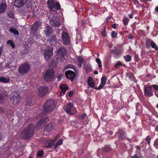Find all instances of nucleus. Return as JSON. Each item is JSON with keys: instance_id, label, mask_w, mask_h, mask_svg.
<instances>
[{"instance_id": "obj_1", "label": "nucleus", "mask_w": 158, "mask_h": 158, "mask_svg": "<svg viewBox=\"0 0 158 158\" xmlns=\"http://www.w3.org/2000/svg\"><path fill=\"white\" fill-rule=\"evenodd\" d=\"M38 118L41 119L38 122L35 127L33 124H30L27 127L24 129L21 134V136L23 139H27L31 137L33 133L35 128L40 129L42 128L44 124L47 123L48 120V117H45L41 118L40 115L38 116Z\"/></svg>"}, {"instance_id": "obj_2", "label": "nucleus", "mask_w": 158, "mask_h": 158, "mask_svg": "<svg viewBox=\"0 0 158 158\" xmlns=\"http://www.w3.org/2000/svg\"><path fill=\"white\" fill-rule=\"evenodd\" d=\"M47 4L48 8L51 10H53L54 9L58 10L60 9V5L59 3L56 0H48Z\"/></svg>"}, {"instance_id": "obj_3", "label": "nucleus", "mask_w": 158, "mask_h": 158, "mask_svg": "<svg viewBox=\"0 0 158 158\" xmlns=\"http://www.w3.org/2000/svg\"><path fill=\"white\" fill-rule=\"evenodd\" d=\"M55 108L54 102L53 100H48L44 104L43 106L44 112H47L52 110Z\"/></svg>"}, {"instance_id": "obj_4", "label": "nucleus", "mask_w": 158, "mask_h": 158, "mask_svg": "<svg viewBox=\"0 0 158 158\" xmlns=\"http://www.w3.org/2000/svg\"><path fill=\"white\" fill-rule=\"evenodd\" d=\"M54 73H55L53 69H47L45 72L44 79L47 82L51 81L54 78Z\"/></svg>"}, {"instance_id": "obj_5", "label": "nucleus", "mask_w": 158, "mask_h": 158, "mask_svg": "<svg viewBox=\"0 0 158 158\" xmlns=\"http://www.w3.org/2000/svg\"><path fill=\"white\" fill-rule=\"evenodd\" d=\"M30 67L28 63H24L21 64L18 68V72L21 74H24L30 70Z\"/></svg>"}, {"instance_id": "obj_6", "label": "nucleus", "mask_w": 158, "mask_h": 158, "mask_svg": "<svg viewBox=\"0 0 158 158\" xmlns=\"http://www.w3.org/2000/svg\"><path fill=\"white\" fill-rule=\"evenodd\" d=\"M20 98V95L17 91H14L12 93L10 99L14 105L17 104L19 102Z\"/></svg>"}, {"instance_id": "obj_7", "label": "nucleus", "mask_w": 158, "mask_h": 158, "mask_svg": "<svg viewBox=\"0 0 158 158\" xmlns=\"http://www.w3.org/2000/svg\"><path fill=\"white\" fill-rule=\"evenodd\" d=\"M52 49L51 47L47 46L44 50V56L46 61L49 60L52 55Z\"/></svg>"}, {"instance_id": "obj_8", "label": "nucleus", "mask_w": 158, "mask_h": 158, "mask_svg": "<svg viewBox=\"0 0 158 158\" xmlns=\"http://www.w3.org/2000/svg\"><path fill=\"white\" fill-rule=\"evenodd\" d=\"M41 25V22L40 21H37L32 26L31 28V31L34 34V36H35L36 34H38L39 31L38 28Z\"/></svg>"}, {"instance_id": "obj_9", "label": "nucleus", "mask_w": 158, "mask_h": 158, "mask_svg": "<svg viewBox=\"0 0 158 158\" xmlns=\"http://www.w3.org/2000/svg\"><path fill=\"white\" fill-rule=\"evenodd\" d=\"M67 51L64 48L60 47L57 50V55L59 58L63 60L64 57Z\"/></svg>"}, {"instance_id": "obj_10", "label": "nucleus", "mask_w": 158, "mask_h": 158, "mask_svg": "<svg viewBox=\"0 0 158 158\" xmlns=\"http://www.w3.org/2000/svg\"><path fill=\"white\" fill-rule=\"evenodd\" d=\"M38 90V95L40 97H43L47 94L48 90V88L47 86H42L39 88Z\"/></svg>"}, {"instance_id": "obj_11", "label": "nucleus", "mask_w": 158, "mask_h": 158, "mask_svg": "<svg viewBox=\"0 0 158 158\" xmlns=\"http://www.w3.org/2000/svg\"><path fill=\"white\" fill-rule=\"evenodd\" d=\"M62 39L64 44H69L70 39L67 33L65 32H63Z\"/></svg>"}, {"instance_id": "obj_12", "label": "nucleus", "mask_w": 158, "mask_h": 158, "mask_svg": "<svg viewBox=\"0 0 158 158\" xmlns=\"http://www.w3.org/2000/svg\"><path fill=\"white\" fill-rule=\"evenodd\" d=\"M152 89L151 86H148L144 88V92L145 96L149 97L152 96L153 94Z\"/></svg>"}, {"instance_id": "obj_13", "label": "nucleus", "mask_w": 158, "mask_h": 158, "mask_svg": "<svg viewBox=\"0 0 158 158\" xmlns=\"http://www.w3.org/2000/svg\"><path fill=\"white\" fill-rule=\"evenodd\" d=\"M66 77L71 81H73L75 77V74L74 72L71 70H68L65 73Z\"/></svg>"}, {"instance_id": "obj_14", "label": "nucleus", "mask_w": 158, "mask_h": 158, "mask_svg": "<svg viewBox=\"0 0 158 158\" xmlns=\"http://www.w3.org/2000/svg\"><path fill=\"white\" fill-rule=\"evenodd\" d=\"M146 46L148 48H149L151 46L152 48L155 49L157 51L158 50V46L152 40H147Z\"/></svg>"}, {"instance_id": "obj_15", "label": "nucleus", "mask_w": 158, "mask_h": 158, "mask_svg": "<svg viewBox=\"0 0 158 158\" xmlns=\"http://www.w3.org/2000/svg\"><path fill=\"white\" fill-rule=\"evenodd\" d=\"M27 0H15L14 2V5L17 7H20L26 3Z\"/></svg>"}, {"instance_id": "obj_16", "label": "nucleus", "mask_w": 158, "mask_h": 158, "mask_svg": "<svg viewBox=\"0 0 158 158\" xmlns=\"http://www.w3.org/2000/svg\"><path fill=\"white\" fill-rule=\"evenodd\" d=\"M52 28L48 26L45 27L44 30V32L46 36L48 37L52 32Z\"/></svg>"}, {"instance_id": "obj_17", "label": "nucleus", "mask_w": 158, "mask_h": 158, "mask_svg": "<svg viewBox=\"0 0 158 158\" xmlns=\"http://www.w3.org/2000/svg\"><path fill=\"white\" fill-rule=\"evenodd\" d=\"M117 134L118 135L119 138L120 139H123L125 138V133L124 131L122 130H119Z\"/></svg>"}, {"instance_id": "obj_18", "label": "nucleus", "mask_w": 158, "mask_h": 158, "mask_svg": "<svg viewBox=\"0 0 158 158\" xmlns=\"http://www.w3.org/2000/svg\"><path fill=\"white\" fill-rule=\"evenodd\" d=\"M113 53L115 58L118 57L120 54V51L116 47H114V49L112 50Z\"/></svg>"}, {"instance_id": "obj_19", "label": "nucleus", "mask_w": 158, "mask_h": 158, "mask_svg": "<svg viewBox=\"0 0 158 158\" xmlns=\"http://www.w3.org/2000/svg\"><path fill=\"white\" fill-rule=\"evenodd\" d=\"M50 22L51 25L54 27H58L60 26L61 24L58 21L55 20L53 19L50 20Z\"/></svg>"}, {"instance_id": "obj_20", "label": "nucleus", "mask_w": 158, "mask_h": 158, "mask_svg": "<svg viewBox=\"0 0 158 158\" xmlns=\"http://www.w3.org/2000/svg\"><path fill=\"white\" fill-rule=\"evenodd\" d=\"M87 84L89 86L92 88H94L95 84L93 81V79L92 77H89L87 81Z\"/></svg>"}, {"instance_id": "obj_21", "label": "nucleus", "mask_w": 158, "mask_h": 158, "mask_svg": "<svg viewBox=\"0 0 158 158\" xmlns=\"http://www.w3.org/2000/svg\"><path fill=\"white\" fill-rule=\"evenodd\" d=\"M73 107V104L69 102L67 105L65 110L67 113L70 114L71 113V110Z\"/></svg>"}, {"instance_id": "obj_22", "label": "nucleus", "mask_w": 158, "mask_h": 158, "mask_svg": "<svg viewBox=\"0 0 158 158\" xmlns=\"http://www.w3.org/2000/svg\"><path fill=\"white\" fill-rule=\"evenodd\" d=\"M53 125L52 123H50L46 126L44 129V131H47L50 132L52 131L53 129Z\"/></svg>"}, {"instance_id": "obj_23", "label": "nucleus", "mask_w": 158, "mask_h": 158, "mask_svg": "<svg viewBox=\"0 0 158 158\" xmlns=\"http://www.w3.org/2000/svg\"><path fill=\"white\" fill-rule=\"evenodd\" d=\"M51 45H54L56 42V38L55 35L52 36L48 40Z\"/></svg>"}, {"instance_id": "obj_24", "label": "nucleus", "mask_w": 158, "mask_h": 158, "mask_svg": "<svg viewBox=\"0 0 158 158\" xmlns=\"http://www.w3.org/2000/svg\"><path fill=\"white\" fill-rule=\"evenodd\" d=\"M54 143V141L52 140H48L47 141L44 147L47 148H50L52 147Z\"/></svg>"}, {"instance_id": "obj_25", "label": "nucleus", "mask_w": 158, "mask_h": 158, "mask_svg": "<svg viewBox=\"0 0 158 158\" xmlns=\"http://www.w3.org/2000/svg\"><path fill=\"white\" fill-rule=\"evenodd\" d=\"M6 8V4L5 3H2L0 5V13L3 12L5 11Z\"/></svg>"}, {"instance_id": "obj_26", "label": "nucleus", "mask_w": 158, "mask_h": 158, "mask_svg": "<svg viewBox=\"0 0 158 158\" xmlns=\"http://www.w3.org/2000/svg\"><path fill=\"white\" fill-rule=\"evenodd\" d=\"M11 63L8 62L6 64L5 67L6 68L11 69L12 70H14L15 69L16 67L15 66H11Z\"/></svg>"}, {"instance_id": "obj_27", "label": "nucleus", "mask_w": 158, "mask_h": 158, "mask_svg": "<svg viewBox=\"0 0 158 158\" xmlns=\"http://www.w3.org/2000/svg\"><path fill=\"white\" fill-rule=\"evenodd\" d=\"M77 61L79 63V65L81 67L84 61V59L82 57L79 56L77 57Z\"/></svg>"}, {"instance_id": "obj_28", "label": "nucleus", "mask_w": 158, "mask_h": 158, "mask_svg": "<svg viewBox=\"0 0 158 158\" xmlns=\"http://www.w3.org/2000/svg\"><path fill=\"white\" fill-rule=\"evenodd\" d=\"M122 21L123 24L125 26H127V25L129 21V19L127 17H126L125 16H124L123 18Z\"/></svg>"}, {"instance_id": "obj_29", "label": "nucleus", "mask_w": 158, "mask_h": 158, "mask_svg": "<svg viewBox=\"0 0 158 158\" xmlns=\"http://www.w3.org/2000/svg\"><path fill=\"white\" fill-rule=\"evenodd\" d=\"M9 81V79L4 77H0V82L3 83H7Z\"/></svg>"}, {"instance_id": "obj_30", "label": "nucleus", "mask_w": 158, "mask_h": 158, "mask_svg": "<svg viewBox=\"0 0 158 158\" xmlns=\"http://www.w3.org/2000/svg\"><path fill=\"white\" fill-rule=\"evenodd\" d=\"M124 58L127 62H129L131 61V57L129 55H126L124 56Z\"/></svg>"}, {"instance_id": "obj_31", "label": "nucleus", "mask_w": 158, "mask_h": 158, "mask_svg": "<svg viewBox=\"0 0 158 158\" xmlns=\"http://www.w3.org/2000/svg\"><path fill=\"white\" fill-rule=\"evenodd\" d=\"M34 101H32V100L31 99H29L26 102V105L29 106H31L34 105L35 104V103L34 102Z\"/></svg>"}, {"instance_id": "obj_32", "label": "nucleus", "mask_w": 158, "mask_h": 158, "mask_svg": "<svg viewBox=\"0 0 158 158\" xmlns=\"http://www.w3.org/2000/svg\"><path fill=\"white\" fill-rule=\"evenodd\" d=\"M4 101V99L3 96L0 94V103L3 102ZM3 112V110L0 107V114Z\"/></svg>"}, {"instance_id": "obj_33", "label": "nucleus", "mask_w": 158, "mask_h": 158, "mask_svg": "<svg viewBox=\"0 0 158 158\" xmlns=\"http://www.w3.org/2000/svg\"><path fill=\"white\" fill-rule=\"evenodd\" d=\"M9 31L10 32L13 33L15 35H18L19 34L18 31L16 29L12 28L10 29Z\"/></svg>"}, {"instance_id": "obj_34", "label": "nucleus", "mask_w": 158, "mask_h": 158, "mask_svg": "<svg viewBox=\"0 0 158 158\" xmlns=\"http://www.w3.org/2000/svg\"><path fill=\"white\" fill-rule=\"evenodd\" d=\"M102 148L103 151L105 152H108L110 151L111 150L110 147L109 146H105L104 147Z\"/></svg>"}, {"instance_id": "obj_35", "label": "nucleus", "mask_w": 158, "mask_h": 158, "mask_svg": "<svg viewBox=\"0 0 158 158\" xmlns=\"http://www.w3.org/2000/svg\"><path fill=\"white\" fill-rule=\"evenodd\" d=\"M107 78L106 76H103L101 79V83L105 85L106 81Z\"/></svg>"}, {"instance_id": "obj_36", "label": "nucleus", "mask_w": 158, "mask_h": 158, "mask_svg": "<svg viewBox=\"0 0 158 158\" xmlns=\"http://www.w3.org/2000/svg\"><path fill=\"white\" fill-rule=\"evenodd\" d=\"M7 44H9L11 46L12 48H14L15 47V44L13 41L11 40H8L6 42Z\"/></svg>"}, {"instance_id": "obj_37", "label": "nucleus", "mask_w": 158, "mask_h": 158, "mask_svg": "<svg viewBox=\"0 0 158 158\" xmlns=\"http://www.w3.org/2000/svg\"><path fill=\"white\" fill-rule=\"evenodd\" d=\"M96 61L98 64V66L99 68H101L102 67V64L99 58H97L96 59Z\"/></svg>"}, {"instance_id": "obj_38", "label": "nucleus", "mask_w": 158, "mask_h": 158, "mask_svg": "<svg viewBox=\"0 0 158 158\" xmlns=\"http://www.w3.org/2000/svg\"><path fill=\"white\" fill-rule=\"evenodd\" d=\"M146 141L147 142L148 145H150L151 140V138L150 136H147L145 139Z\"/></svg>"}, {"instance_id": "obj_39", "label": "nucleus", "mask_w": 158, "mask_h": 158, "mask_svg": "<svg viewBox=\"0 0 158 158\" xmlns=\"http://www.w3.org/2000/svg\"><path fill=\"white\" fill-rule=\"evenodd\" d=\"M117 33L115 31H112L111 34V37L114 39L116 38L117 36Z\"/></svg>"}, {"instance_id": "obj_40", "label": "nucleus", "mask_w": 158, "mask_h": 158, "mask_svg": "<svg viewBox=\"0 0 158 158\" xmlns=\"http://www.w3.org/2000/svg\"><path fill=\"white\" fill-rule=\"evenodd\" d=\"M60 88L61 89L67 90L68 88L67 85L65 84H62L60 86Z\"/></svg>"}, {"instance_id": "obj_41", "label": "nucleus", "mask_w": 158, "mask_h": 158, "mask_svg": "<svg viewBox=\"0 0 158 158\" xmlns=\"http://www.w3.org/2000/svg\"><path fill=\"white\" fill-rule=\"evenodd\" d=\"M122 64L119 61H118L114 65V67L115 68H117L119 66L122 65Z\"/></svg>"}, {"instance_id": "obj_42", "label": "nucleus", "mask_w": 158, "mask_h": 158, "mask_svg": "<svg viewBox=\"0 0 158 158\" xmlns=\"http://www.w3.org/2000/svg\"><path fill=\"white\" fill-rule=\"evenodd\" d=\"M43 151L42 150H40L38 151V156L40 157L43 156Z\"/></svg>"}, {"instance_id": "obj_43", "label": "nucleus", "mask_w": 158, "mask_h": 158, "mask_svg": "<svg viewBox=\"0 0 158 158\" xmlns=\"http://www.w3.org/2000/svg\"><path fill=\"white\" fill-rule=\"evenodd\" d=\"M154 145L155 148H158V138L156 139L155 140Z\"/></svg>"}, {"instance_id": "obj_44", "label": "nucleus", "mask_w": 158, "mask_h": 158, "mask_svg": "<svg viewBox=\"0 0 158 158\" xmlns=\"http://www.w3.org/2000/svg\"><path fill=\"white\" fill-rule=\"evenodd\" d=\"M85 116L86 114H81L78 115V118L79 119H83Z\"/></svg>"}, {"instance_id": "obj_45", "label": "nucleus", "mask_w": 158, "mask_h": 158, "mask_svg": "<svg viewBox=\"0 0 158 158\" xmlns=\"http://www.w3.org/2000/svg\"><path fill=\"white\" fill-rule=\"evenodd\" d=\"M104 85L101 83L100 85H99L98 87H96L95 88V89L99 90L101 89L103 87Z\"/></svg>"}, {"instance_id": "obj_46", "label": "nucleus", "mask_w": 158, "mask_h": 158, "mask_svg": "<svg viewBox=\"0 0 158 158\" xmlns=\"http://www.w3.org/2000/svg\"><path fill=\"white\" fill-rule=\"evenodd\" d=\"M152 87L154 89L158 91V85H152Z\"/></svg>"}, {"instance_id": "obj_47", "label": "nucleus", "mask_w": 158, "mask_h": 158, "mask_svg": "<svg viewBox=\"0 0 158 158\" xmlns=\"http://www.w3.org/2000/svg\"><path fill=\"white\" fill-rule=\"evenodd\" d=\"M61 91L60 93V95L61 96H63L65 94L66 92V91L67 90H64V89H61Z\"/></svg>"}, {"instance_id": "obj_48", "label": "nucleus", "mask_w": 158, "mask_h": 158, "mask_svg": "<svg viewBox=\"0 0 158 158\" xmlns=\"http://www.w3.org/2000/svg\"><path fill=\"white\" fill-rule=\"evenodd\" d=\"M63 140L62 139H60L57 142V144H58L59 145L62 144Z\"/></svg>"}, {"instance_id": "obj_49", "label": "nucleus", "mask_w": 158, "mask_h": 158, "mask_svg": "<svg viewBox=\"0 0 158 158\" xmlns=\"http://www.w3.org/2000/svg\"><path fill=\"white\" fill-rule=\"evenodd\" d=\"M102 35L104 36H106V31H105V30H103L102 32Z\"/></svg>"}, {"instance_id": "obj_50", "label": "nucleus", "mask_w": 158, "mask_h": 158, "mask_svg": "<svg viewBox=\"0 0 158 158\" xmlns=\"http://www.w3.org/2000/svg\"><path fill=\"white\" fill-rule=\"evenodd\" d=\"M8 15L12 18H14V15L12 14H8Z\"/></svg>"}, {"instance_id": "obj_51", "label": "nucleus", "mask_w": 158, "mask_h": 158, "mask_svg": "<svg viewBox=\"0 0 158 158\" xmlns=\"http://www.w3.org/2000/svg\"><path fill=\"white\" fill-rule=\"evenodd\" d=\"M116 25V23H114L112 25L111 27L112 28L115 29Z\"/></svg>"}, {"instance_id": "obj_52", "label": "nucleus", "mask_w": 158, "mask_h": 158, "mask_svg": "<svg viewBox=\"0 0 158 158\" xmlns=\"http://www.w3.org/2000/svg\"><path fill=\"white\" fill-rule=\"evenodd\" d=\"M131 158H140L138 157L137 156V154H135V155L134 156H132Z\"/></svg>"}, {"instance_id": "obj_53", "label": "nucleus", "mask_w": 158, "mask_h": 158, "mask_svg": "<svg viewBox=\"0 0 158 158\" xmlns=\"http://www.w3.org/2000/svg\"><path fill=\"white\" fill-rule=\"evenodd\" d=\"M81 25L83 27L85 26V23L83 20H82L81 21Z\"/></svg>"}, {"instance_id": "obj_54", "label": "nucleus", "mask_w": 158, "mask_h": 158, "mask_svg": "<svg viewBox=\"0 0 158 158\" xmlns=\"http://www.w3.org/2000/svg\"><path fill=\"white\" fill-rule=\"evenodd\" d=\"M129 18L130 19H132L133 18L132 15L131 14H129L128 15Z\"/></svg>"}, {"instance_id": "obj_55", "label": "nucleus", "mask_w": 158, "mask_h": 158, "mask_svg": "<svg viewBox=\"0 0 158 158\" xmlns=\"http://www.w3.org/2000/svg\"><path fill=\"white\" fill-rule=\"evenodd\" d=\"M59 145L58 144H57V143H56V144L54 145V148H56Z\"/></svg>"}, {"instance_id": "obj_56", "label": "nucleus", "mask_w": 158, "mask_h": 158, "mask_svg": "<svg viewBox=\"0 0 158 158\" xmlns=\"http://www.w3.org/2000/svg\"><path fill=\"white\" fill-rule=\"evenodd\" d=\"M73 92H70L69 93V95L70 97H71L73 95Z\"/></svg>"}, {"instance_id": "obj_57", "label": "nucleus", "mask_w": 158, "mask_h": 158, "mask_svg": "<svg viewBox=\"0 0 158 158\" xmlns=\"http://www.w3.org/2000/svg\"><path fill=\"white\" fill-rule=\"evenodd\" d=\"M155 10L157 12H158V6L156 7L155 8Z\"/></svg>"}, {"instance_id": "obj_58", "label": "nucleus", "mask_w": 158, "mask_h": 158, "mask_svg": "<svg viewBox=\"0 0 158 158\" xmlns=\"http://www.w3.org/2000/svg\"><path fill=\"white\" fill-rule=\"evenodd\" d=\"M126 139L128 140V141L131 142V140L129 138H125Z\"/></svg>"}, {"instance_id": "obj_59", "label": "nucleus", "mask_w": 158, "mask_h": 158, "mask_svg": "<svg viewBox=\"0 0 158 158\" xmlns=\"http://www.w3.org/2000/svg\"><path fill=\"white\" fill-rule=\"evenodd\" d=\"M94 73L95 74H98V72L96 70L94 71Z\"/></svg>"}, {"instance_id": "obj_60", "label": "nucleus", "mask_w": 158, "mask_h": 158, "mask_svg": "<svg viewBox=\"0 0 158 158\" xmlns=\"http://www.w3.org/2000/svg\"><path fill=\"white\" fill-rule=\"evenodd\" d=\"M108 134L110 135H111L113 134V132L112 131H110L108 132Z\"/></svg>"}, {"instance_id": "obj_61", "label": "nucleus", "mask_w": 158, "mask_h": 158, "mask_svg": "<svg viewBox=\"0 0 158 158\" xmlns=\"http://www.w3.org/2000/svg\"><path fill=\"white\" fill-rule=\"evenodd\" d=\"M59 138V135H57L55 137V140H56V139H57L58 138Z\"/></svg>"}, {"instance_id": "obj_62", "label": "nucleus", "mask_w": 158, "mask_h": 158, "mask_svg": "<svg viewBox=\"0 0 158 158\" xmlns=\"http://www.w3.org/2000/svg\"><path fill=\"white\" fill-rule=\"evenodd\" d=\"M155 130L156 131H158V125L156 126V128H155Z\"/></svg>"}, {"instance_id": "obj_63", "label": "nucleus", "mask_w": 158, "mask_h": 158, "mask_svg": "<svg viewBox=\"0 0 158 158\" xmlns=\"http://www.w3.org/2000/svg\"><path fill=\"white\" fill-rule=\"evenodd\" d=\"M129 38L131 39H133V37L131 35H129Z\"/></svg>"}, {"instance_id": "obj_64", "label": "nucleus", "mask_w": 158, "mask_h": 158, "mask_svg": "<svg viewBox=\"0 0 158 158\" xmlns=\"http://www.w3.org/2000/svg\"><path fill=\"white\" fill-rule=\"evenodd\" d=\"M155 94L158 98V95L156 94V92H155Z\"/></svg>"}]
</instances>
